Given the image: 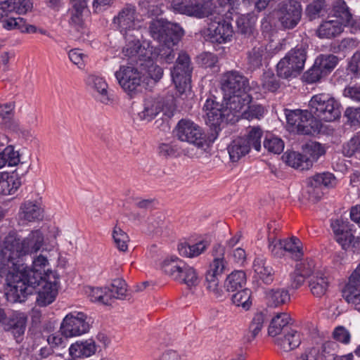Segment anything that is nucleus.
I'll return each instance as SVG.
<instances>
[{
  "label": "nucleus",
  "instance_id": "nucleus-1",
  "mask_svg": "<svg viewBox=\"0 0 360 360\" xmlns=\"http://www.w3.org/2000/svg\"><path fill=\"white\" fill-rule=\"evenodd\" d=\"M21 260L16 261V265L11 268L8 274H0L1 276L6 277L8 285L6 295L7 299L13 302H24L27 295L34 292L44 278L41 271L49 264L47 257L42 255L34 258L31 268L25 266Z\"/></svg>",
  "mask_w": 360,
  "mask_h": 360
},
{
  "label": "nucleus",
  "instance_id": "nucleus-2",
  "mask_svg": "<svg viewBox=\"0 0 360 360\" xmlns=\"http://www.w3.org/2000/svg\"><path fill=\"white\" fill-rule=\"evenodd\" d=\"M44 243V236L39 230H33L22 240L9 234L0 249V274H8L15 267L16 261L23 256L38 252Z\"/></svg>",
  "mask_w": 360,
  "mask_h": 360
},
{
  "label": "nucleus",
  "instance_id": "nucleus-3",
  "mask_svg": "<svg viewBox=\"0 0 360 360\" xmlns=\"http://www.w3.org/2000/svg\"><path fill=\"white\" fill-rule=\"evenodd\" d=\"M149 30L152 37L159 42L158 57L166 63H170L175 58L173 47L176 45L184 35L183 29L176 23L153 20Z\"/></svg>",
  "mask_w": 360,
  "mask_h": 360
},
{
  "label": "nucleus",
  "instance_id": "nucleus-4",
  "mask_svg": "<svg viewBox=\"0 0 360 360\" xmlns=\"http://www.w3.org/2000/svg\"><path fill=\"white\" fill-rule=\"evenodd\" d=\"M161 269L172 280L186 285L188 289L195 288L200 283L197 270L176 256L166 258Z\"/></svg>",
  "mask_w": 360,
  "mask_h": 360
},
{
  "label": "nucleus",
  "instance_id": "nucleus-5",
  "mask_svg": "<svg viewBox=\"0 0 360 360\" xmlns=\"http://www.w3.org/2000/svg\"><path fill=\"white\" fill-rule=\"evenodd\" d=\"M341 105L333 97L328 94H316V131H321L320 121L331 122L341 115Z\"/></svg>",
  "mask_w": 360,
  "mask_h": 360
},
{
  "label": "nucleus",
  "instance_id": "nucleus-6",
  "mask_svg": "<svg viewBox=\"0 0 360 360\" xmlns=\"http://www.w3.org/2000/svg\"><path fill=\"white\" fill-rule=\"evenodd\" d=\"M174 109V99L172 96L166 99L162 97L148 98L144 100L139 116L141 120L150 122L161 113L171 117Z\"/></svg>",
  "mask_w": 360,
  "mask_h": 360
},
{
  "label": "nucleus",
  "instance_id": "nucleus-7",
  "mask_svg": "<svg viewBox=\"0 0 360 360\" xmlns=\"http://www.w3.org/2000/svg\"><path fill=\"white\" fill-rule=\"evenodd\" d=\"M176 136L181 141L187 142L206 151L209 143L202 129L195 123L188 120H181L176 127Z\"/></svg>",
  "mask_w": 360,
  "mask_h": 360
},
{
  "label": "nucleus",
  "instance_id": "nucleus-8",
  "mask_svg": "<svg viewBox=\"0 0 360 360\" xmlns=\"http://www.w3.org/2000/svg\"><path fill=\"white\" fill-rule=\"evenodd\" d=\"M115 76L122 89L130 96L139 91L143 75L134 64L121 65Z\"/></svg>",
  "mask_w": 360,
  "mask_h": 360
},
{
  "label": "nucleus",
  "instance_id": "nucleus-9",
  "mask_svg": "<svg viewBox=\"0 0 360 360\" xmlns=\"http://www.w3.org/2000/svg\"><path fill=\"white\" fill-rule=\"evenodd\" d=\"M306 60V54L303 49L291 50L277 64L278 77L288 79L297 77L302 71Z\"/></svg>",
  "mask_w": 360,
  "mask_h": 360
},
{
  "label": "nucleus",
  "instance_id": "nucleus-10",
  "mask_svg": "<svg viewBox=\"0 0 360 360\" xmlns=\"http://www.w3.org/2000/svg\"><path fill=\"white\" fill-rule=\"evenodd\" d=\"M288 130L297 134L311 135L315 131V119L308 110H294L286 114Z\"/></svg>",
  "mask_w": 360,
  "mask_h": 360
},
{
  "label": "nucleus",
  "instance_id": "nucleus-11",
  "mask_svg": "<svg viewBox=\"0 0 360 360\" xmlns=\"http://www.w3.org/2000/svg\"><path fill=\"white\" fill-rule=\"evenodd\" d=\"M59 276L57 272L48 270L44 278L34 290L37 291V303L39 307H46L52 303L58 295Z\"/></svg>",
  "mask_w": 360,
  "mask_h": 360
},
{
  "label": "nucleus",
  "instance_id": "nucleus-12",
  "mask_svg": "<svg viewBox=\"0 0 360 360\" xmlns=\"http://www.w3.org/2000/svg\"><path fill=\"white\" fill-rule=\"evenodd\" d=\"M91 326V318L83 312H71L63 319L61 333L65 338L79 336L87 333Z\"/></svg>",
  "mask_w": 360,
  "mask_h": 360
},
{
  "label": "nucleus",
  "instance_id": "nucleus-13",
  "mask_svg": "<svg viewBox=\"0 0 360 360\" xmlns=\"http://www.w3.org/2000/svg\"><path fill=\"white\" fill-rule=\"evenodd\" d=\"M213 15H210L207 27V36L212 42L221 44L229 40L232 37L233 30L231 24L225 20L223 16L212 8Z\"/></svg>",
  "mask_w": 360,
  "mask_h": 360
},
{
  "label": "nucleus",
  "instance_id": "nucleus-14",
  "mask_svg": "<svg viewBox=\"0 0 360 360\" xmlns=\"http://www.w3.org/2000/svg\"><path fill=\"white\" fill-rule=\"evenodd\" d=\"M191 72L192 68L189 56L184 52L180 53L176 65L171 71L172 80L180 94L190 89Z\"/></svg>",
  "mask_w": 360,
  "mask_h": 360
},
{
  "label": "nucleus",
  "instance_id": "nucleus-15",
  "mask_svg": "<svg viewBox=\"0 0 360 360\" xmlns=\"http://www.w3.org/2000/svg\"><path fill=\"white\" fill-rule=\"evenodd\" d=\"M223 95L246 93L250 90L249 79L240 72L232 70L224 72L220 79Z\"/></svg>",
  "mask_w": 360,
  "mask_h": 360
},
{
  "label": "nucleus",
  "instance_id": "nucleus-16",
  "mask_svg": "<svg viewBox=\"0 0 360 360\" xmlns=\"http://www.w3.org/2000/svg\"><path fill=\"white\" fill-rule=\"evenodd\" d=\"M114 22L117 25L120 32L125 39L137 37L141 34V25L136 18V11L134 8H124L114 18Z\"/></svg>",
  "mask_w": 360,
  "mask_h": 360
},
{
  "label": "nucleus",
  "instance_id": "nucleus-17",
  "mask_svg": "<svg viewBox=\"0 0 360 360\" xmlns=\"http://www.w3.org/2000/svg\"><path fill=\"white\" fill-rule=\"evenodd\" d=\"M171 5L174 12L188 16L202 18L214 15L210 5L202 4L197 0H173Z\"/></svg>",
  "mask_w": 360,
  "mask_h": 360
},
{
  "label": "nucleus",
  "instance_id": "nucleus-18",
  "mask_svg": "<svg viewBox=\"0 0 360 360\" xmlns=\"http://www.w3.org/2000/svg\"><path fill=\"white\" fill-rule=\"evenodd\" d=\"M277 15L283 27L292 29L300 20L302 15L301 5L295 0L283 1L280 4Z\"/></svg>",
  "mask_w": 360,
  "mask_h": 360
},
{
  "label": "nucleus",
  "instance_id": "nucleus-19",
  "mask_svg": "<svg viewBox=\"0 0 360 360\" xmlns=\"http://www.w3.org/2000/svg\"><path fill=\"white\" fill-rule=\"evenodd\" d=\"M203 110L206 113V124L218 133L221 123L229 116L223 103L220 104L212 98L207 99Z\"/></svg>",
  "mask_w": 360,
  "mask_h": 360
},
{
  "label": "nucleus",
  "instance_id": "nucleus-20",
  "mask_svg": "<svg viewBox=\"0 0 360 360\" xmlns=\"http://www.w3.org/2000/svg\"><path fill=\"white\" fill-rule=\"evenodd\" d=\"M140 36L139 34L137 37L125 39L127 42L122 49L124 56L135 63L150 59L152 54V51L141 43Z\"/></svg>",
  "mask_w": 360,
  "mask_h": 360
},
{
  "label": "nucleus",
  "instance_id": "nucleus-21",
  "mask_svg": "<svg viewBox=\"0 0 360 360\" xmlns=\"http://www.w3.org/2000/svg\"><path fill=\"white\" fill-rule=\"evenodd\" d=\"M353 225L350 224L347 219L340 217L336 219H331L330 227L334 233L336 241L341 245L342 249H347L349 246V238L352 236Z\"/></svg>",
  "mask_w": 360,
  "mask_h": 360
},
{
  "label": "nucleus",
  "instance_id": "nucleus-22",
  "mask_svg": "<svg viewBox=\"0 0 360 360\" xmlns=\"http://www.w3.org/2000/svg\"><path fill=\"white\" fill-rule=\"evenodd\" d=\"M252 101L250 95L246 93L242 94H233L228 95H223V105L225 107V110L229 112V115L238 116L242 110Z\"/></svg>",
  "mask_w": 360,
  "mask_h": 360
},
{
  "label": "nucleus",
  "instance_id": "nucleus-23",
  "mask_svg": "<svg viewBox=\"0 0 360 360\" xmlns=\"http://www.w3.org/2000/svg\"><path fill=\"white\" fill-rule=\"evenodd\" d=\"M27 316L22 313H15L5 324V330L11 331L18 342L22 340V337L26 328Z\"/></svg>",
  "mask_w": 360,
  "mask_h": 360
},
{
  "label": "nucleus",
  "instance_id": "nucleus-24",
  "mask_svg": "<svg viewBox=\"0 0 360 360\" xmlns=\"http://www.w3.org/2000/svg\"><path fill=\"white\" fill-rule=\"evenodd\" d=\"M96 349L95 341L92 339H88L72 344L69 347V353L72 359H78V358L92 356L96 353Z\"/></svg>",
  "mask_w": 360,
  "mask_h": 360
},
{
  "label": "nucleus",
  "instance_id": "nucleus-25",
  "mask_svg": "<svg viewBox=\"0 0 360 360\" xmlns=\"http://www.w3.org/2000/svg\"><path fill=\"white\" fill-rule=\"evenodd\" d=\"M330 15L335 17L344 27L354 25L353 15L344 0L335 1Z\"/></svg>",
  "mask_w": 360,
  "mask_h": 360
},
{
  "label": "nucleus",
  "instance_id": "nucleus-26",
  "mask_svg": "<svg viewBox=\"0 0 360 360\" xmlns=\"http://www.w3.org/2000/svg\"><path fill=\"white\" fill-rule=\"evenodd\" d=\"M276 343L284 351L289 352L297 348L301 343L300 335L297 330L290 328L279 335Z\"/></svg>",
  "mask_w": 360,
  "mask_h": 360
},
{
  "label": "nucleus",
  "instance_id": "nucleus-27",
  "mask_svg": "<svg viewBox=\"0 0 360 360\" xmlns=\"http://www.w3.org/2000/svg\"><path fill=\"white\" fill-rule=\"evenodd\" d=\"M227 150L231 161L236 162L250 152V142L245 137H238L228 146Z\"/></svg>",
  "mask_w": 360,
  "mask_h": 360
},
{
  "label": "nucleus",
  "instance_id": "nucleus-28",
  "mask_svg": "<svg viewBox=\"0 0 360 360\" xmlns=\"http://www.w3.org/2000/svg\"><path fill=\"white\" fill-rule=\"evenodd\" d=\"M291 318L285 312L278 313L271 321L268 333L271 336H276L290 329Z\"/></svg>",
  "mask_w": 360,
  "mask_h": 360
},
{
  "label": "nucleus",
  "instance_id": "nucleus-29",
  "mask_svg": "<svg viewBox=\"0 0 360 360\" xmlns=\"http://www.w3.org/2000/svg\"><path fill=\"white\" fill-rule=\"evenodd\" d=\"M344 27L338 20H326L316 30V36L320 38H333L342 33Z\"/></svg>",
  "mask_w": 360,
  "mask_h": 360
},
{
  "label": "nucleus",
  "instance_id": "nucleus-30",
  "mask_svg": "<svg viewBox=\"0 0 360 360\" xmlns=\"http://www.w3.org/2000/svg\"><path fill=\"white\" fill-rule=\"evenodd\" d=\"M342 297L347 303L354 305L356 309L360 311V282L349 278L342 290Z\"/></svg>",
  "mask_w": 360,
  "mask_h": 360
},
{
  "label": "nucleus",
  "instance_id": "nucleus-31",
  "mask_svg": "<svg viewBox=\"0 0 360 360\" xmlns=\"http://www.w3.org/2000/svg\"><path fill=\"white\" fill-rule=\"evenodd\" d=\"M283 159L287 165L296 169L308 170L313 167V160L310 158H304L301 153L295 151L285 153Z\"/></svg>",
  "mask_w": 360,
  "mask_h": 360
},
{
  "label": "nucleus",
  "instance_id": "nucleus-32",
  "mask_svg": "<svg viewBox=\"0 0 360 360\" xmlns=\"http://www.w3.org/2000/svg\"><path fill=\"white\" fill-rule=\"evenodd\" d=\"M338 58L333 54L320 55L316 58V82L322 74L330 72L338 65Z\"/></svg>",
  "mask_w": 360,
  "mask_h": 360
},
{
  "label": "nucleus",
  "instance_id": "nucleus-33",
  "mask_svg": "<svg viewBox=\"0 0 360 360\" xmlns=\"http://www.w3.org/2000/svg\"><path fill=\"white\" fill-rule=\"evenodd\" d=\"M255 16L250 14L238 17L236 20L237 32L252 40L255 38Z\"/></svg>",
  "mask_w": 360,
  "mask_h": 360
},
{
  "label": "nucleus",
  "instance_id": "nucleus-34",
  "mask_svg": "<svg viewBox=\"0 0 360 360\" xmlns=\"http://www.w3.org/2000/svg\"><path fill=\"white\" fill-rule=\"evenodd\" d=\"M253 269L259 278L265 283L269 284L273 281L274 271L265 259L256 258L254 261Z\"/></svg>",
  "mask_w": 360,
  "mask_h": 360
},
{
  "label": "nucleus",
  "instance_id": "nucleus-35",
  "mask_svg": "<svg viewBox=\"0 0 360 360\" xmlns=\"http://www.w3.org/2000/svg\"><path fill=\"white\" fill-rule=\"evenodd\" d=\"M282 241L285 255L288 254L295 261H299L302 259V243L297 238L292 236L282 239Z\"/></svg>",
  "mask_w": 360,
  "mask_h": 360
},
{
  "label": "nucleus",
  "instance_id": "nucleus-36",
  "mask_svg": "<svg viewBox=\"0 0 360 360\" xmlns=\"http://www.w3.org/2000/svg\"><path fill=\"white\" fill-rule=\"evenodd\" d=\"M266 299L269 305L276 307L288 302L290 297L285 289L272 288L266 292Z\"/></svg>",
  "mask_w": 360,
  "mask_h": 360
},
{
  "label": "nucleus",
  "instance_id": "nucleus-37",
  "mask_svg": "<svg viewBox=\"0 0 360 360\" xmlns=\"http://www.w3.org/2000/svg\"><path fill=\"white\" fill-rule=\"evenodd\" d=\"M225 249L221 245H217L213 250L214 259L210 264L207 272L221 276L225 267L224 259Z\"/></svg>",
  "mask_w": 360,
  "mask_h": 360
},
{
  "label": "nucleus",
  "instance_id": "nucleus-38",
  "mask_svg": "<svg viewBox=\"0 0 360 360\" xmlns=\"http://www.w3.org/2000/svg\"><path fill=\"white\" fill-rule=\"evenodd\" d=\"M246 283L245 274L243 271H235L230 274L224 281L227 291L233 292L242 288Z\"/></svg>",
  "mask_w": 360,
  "mask_h": 360
},
{
  "label": "nucleus",
  "instance_id": "nucleus-39",
  "mask_svg": "<svg viewBox=\"0 0 360 360\" xmlns=\"http://www.w3.org/2000/svg\"><path fill=\"white\" fill-rule=\"evenodd\" d=\"M108 291V295H110V304L114 299L123 300L127 296V283L121 279L117 278L112 281L109 287H105Z\"/></svg>",
  "mask_w": 360,
  "mask_h": 360
},
{
  "label": "nucleus",
  "instance_id": "nucleus-40",
  "mask_svg": "<svg viewBox=\"0 0 360 360\" xmlns=\"http://www.w3.org/2000/svg\"><path fill=\"white\" fill-rule=\"evenodd\" d=\"M43 214L44 210L39 204H22L20 207L21 217L28 221L42 219Z\"/></svg>",
  "mask_w": 360,
  "mask_h": 360
},
{
  "label": "nucleus",
  "instance_id": "nucleus-41",
  "mask_svg": "<svg viewBox=\"0 0 360 360\" xmlns=\"http://www.w3.org/2000/svg\"><path fill=\"white\" fill-rule=\"evenodd\" d=\"M206 249V245L200 242L193 245L188 243H181L178 245L179 255L184 257L192 258L200 255Z\"/></svg>",
  "mask_w": 360,
  "mask_h": 360
},
{
  "label": "nucleus",
  "instance_id": "nucleus-42",
  "mask_svg": "<svg viewBox=\"0 0 360 360\" xmlns=\"http://www.w3.org/2000/svg\"><path fill=\"white\" fill-rule=\"evenodd\" d=\"M85 292L91 302H98L103 305H110V295H108V291L105 287L94 288L88 286L86 288Z\"/></svg>",
  "mask_w": 360,
  "mask_h": 360
},
{
  "label": "nucleus",
  "instance_id": "nucleus-43",
  "mask_svg": "<svg viewBox=\"0 0 360 360\" xmlns=\"http://www.w3.org/2000/svg\"><path fill=\"white\" fill-rule=\"evenodd\" d=\"M339 345L333 340L323 342L316 353V360H333L338 352Z\"/></svg>",
  "mask_w": 360,
  "mask_h": 360
},
{
  "label": "nucleus",
  "instance_id": "nucleus-44",
  "mask_svg": "<svg viewBox=\"0 0 360 360\" xmlns=\"http://www.w3.org/2000/svg\"><path fill=\"white\" fill-rule=\"evenodd\" d=\"M252 49L248 53V63L253 68H257L262 65V58L265 53V48L257 41Z\"/></svg>",
  "mask_w": 360,
  "mask_h": 360
},
{
  "label": "nucleus",
  "instance_id": "nucleus-45",
  "mask_svg": "<svg viewBox=\"0 0 360 360\" xmlns=\"http://www.w3.org/2000/svg\"><path fill=\"white\" fill-rule=\"evenodd\" d=\"M267 319L268 316L266 312L259 311L255 314L249 327V331L251 335L248 337V341L250 342L255 338Z\"/></svg>",
  "mask_w": 360,
  "mask_h": 360
},
{
  "label": "nucleus",
  "instance_id": "nucleus-46",
  "mask_svg": "<svg viewBox=\"0 0 360 360\" xmlns=\"http://www.w3.org/2000/svg\"><path fill=\"white\" fill-rule=\"evenodd\" d=\"M251 290L245 288L238 291L232 296V302L237 307H241L245 309H249L252 305Z\"/></svg>",
  "mask_w": 360,
  "mask_h": 360
},
{
  "label": "nucleus",
  "instance_id": "nucleus-47",
  "mask_svg": "<svg viewBox=\"0 0 360 360\" xmlns=\"http://www.w3.org/2000/svg\"><path fill=\"white\" fill-rule=\"evenodd\" d=\"M112 238L116 248L120 251L126 252L128 250L129 237L121 228L117 226L114 227Z\"/></svg>",
  "mask_w": 360,
  "mask_h": 360
},
{
  "label": "nucleus",
  "instance_id": "nucleus-48",
  "mask_svg": "<svg viewBox=\"0 0 360 360\" xmlns=\"http://www.w3.org/2000/svg\"><path fill=\"white\" fill-rule=\"evenodd\" d=\"M336 184V179L330 172L316 173V201L320 200L318 190L321 186L327 188L334 187Z\"/></svg>",
  "mask_w": 360,
  "mask_h": 360
},
{
  "label": "nucleus",
  "instance_id": "nucleus-49",
  "mask_svg": "<svg viewBox=\"0 0 360 360\" xmlns=\"http://www.w3.org/2000/svg\"><path fill=\"white\" fill-rule=\"evenodd\" d=\"M264 147L270 153L280 154L284 149V143L280 138L268 135L264 141Z\"/></svg>",
  "mask_w": 360,
  "mask_h": 360
},
{
  "label": "nucleus",
  "instance_id": "nucleus-50",
  "mask_svg": "<svg viewBox=\"0 0 360 360\" xmlns=\"http://www.w3.org/2000/svg\"><path fill=\"white\" fill-rule=\"evenodd\" d=\"M9 8V13L15 11L19 14H25L32 8V2L30 0H6Z\"/></svg>",
  "mask_w": 360,
  "mask_h": 360
},
{
  "label": "nucleus",
  "instance_id": "nucleus-51",
  "mask_svg": "<svg viewBox=\"0 0 360 360\" xmlns=\"http://www.w3.org/2000/svg\"><path fill=\"white\" fill-rule=\"evenodd\" d=\"M262 130L259 127H252L249 128L245 139L250 142V148L252 147L257 151L261 148V137Z\"/></svg>",
  "mask_w": 360,
  "mask_h": 360
},
{
  "label": "nucleus",
  "instance_id": "nucleus-52",
  "mask_svg": "<svg viewBox=\"0 0 360 360\" xmlns=\"http://www.w3.org/2000/svg\"><path fill=\"white\" fill-rule=\"evenodd\" d=\"M262 86L264 90L274 92L279 88L280 82L272 72L266 71L262 76Z\"/></svg>",
  "mask_w": 360,
  "mask_h": 360
},
{
  "label": "nucleus",
  "instance_id": "nucleus-53",
  "mask_svg": "<svg viewBox=\"0 0 360 360\" xmlns=\"http://www.w3.org/2000/svg\"><path fill=\"white\" fill-rule=\"evenodd\" d=\"M268 248L275 258H283L285 256L282 239L277 240L276 236H269Z\"/></svg>",
  "mask_w": 360,
  "mask_h": 360
},
{
  "label": "nucleus",
  "instance_id": "nucleus-54",
  "mask_svg": "<svg viewBox=\"0 0 360 360\" xmlns=\"http://www.w3.org/2000/svg\"><path fill=\"white\" fill-rule=\"evenodd\" d=\"M220 276L212 274L210 272H206L205 274V285L207 290L213 293L217 297L221 295V289L219 287V277Z\"/></svg>",
  "mask_w": 360,
  "mask_h": 360
},
{
  "label": "nucleus",
  "instance_id": "nucleus-55",
  "mask_svg": "<svg viewBox=\"0 0 360 360\" xmlns=\"http://www.w3.org/2000/svg\"><path fill=\"white\" fill-rule=\"evenodd\" d=\"M296 266H300L301 269H300V272L306 278V279H309V285L310 287V290L314 293L313 290L315 288V285H314V270L315 267V264L313 262H303L300 264H297Z\"/></svg>",
  "mask_w": 360,
  "mask_h": 360
},
{
  "label": "nucleus",
  "instance_id": "nucleus-56",
  "mask_svg": "<svg viewBox=\"0 0 360 360\" xmlns=\"http://www.w3.org/2000/svg\"><path fill=\"white\" fill-rule=\"evenodd\" d=\"M247 107V109L242 113V117L245 119L249 120H259L264 113V108L261 105L249 104Z\"/></svg>",
  "mask_w": 360,
  "mask_h": 360
},
{
  "label": "nucleus",
  "instance_id": "nucleus-57",
  "mask_svg": "<svg viewBox=\"0 0 360 360\" xmlns=\"http://www.w3.org/2000/svg\"><path fill=\"white\" fill-rule=\"evenodd\" d=\"M3 155L8 166H16L20 163V153L13 146H8L3 150Z\"/></svg>",
  "mask_w": 360,
  "mask_h": 360
},
{
  "label": "nucleus",
  "instance_id": "nucleus-58",
  "mask_svg": "<svg viewBox=\"0 0 360 360\" xmlns=\"http://www.w3.org/2000/svg\"><path fill=\"white\" fill-rule=\"evenodd\" d=\"M346 155L349 157L360 153V131L357 132L344 148Z\"/></svg>",
  "mask_w": 360,
  "mask_h": 360
},
{
  "label": "nucleus",
  "instance_id": "nucleus-59",
  "mask_svg": "<svg viewBox=\"0 0 360 360\" xmlns=\"http://www.w3.org/2000/svg\"><path fill=\"white\" fill-rule=\"evenodd\" d=\"M167 226L161 221H153L148 224L147 233L149 235L161 236L167 233Z\"/></svg>",
  "mask_w": 360,
  "mask_h": 360
},
{
  "label": "nucleus",
  "instance_id": "nucleus-60",
  "mask_svg": "<svg viewBox=\"0 0 360 360\" xmlns=\"http://www.w3.org/2000/svg\"><path fill=\"white\" fill-rule=\"evenodd\" d=\"M140 6L151 15H159L162 13L161 7L155 0H142Z\"/></svg>",
  "mask_w": 360,
  "mask_h": 360
},
{
  "label": "nucleus",
  "instance_id": "nucleus-61",
  "mask_svg": "<svg viewBox=\"0 0 360 360\" xmlns=\"http://www.w3.org/2000/svg\"><path fill=\"white\" fill-rule=\"evenodd\" d=\"M334 3V0H316V15H330Z\"/></svg>",
  "mask_w": 360,
  "mask_h": 360
},
{
  "label": "nucleus",
  "instance_id": "nucleus-62",
  "mask_svg": "<svg viewBox=\"0 0 360 360\" xmlns=\"http://www.w3.org/2000/svg\"><path fill=\"white\" fill-rule=\"evenodd\" d=\"M333 338L336 341L343 344H348L350 342V334L344 326L336 327L333 332Z\"/></svg>",
  "mask_w": 360,
  "mask_h": 360
},
{
  "label": "nucleus",
  "instance_id": "nucleus-63",
  "mask_svg": "<svg viewBox=\"0 0 360 360\" xmlns=\"http://www.w3.org/2000/svg\"><path fill=\"white\" fill-rule=\"evenodd\" d=\"M345 115L351 126H360V108H348Z\"/></svg>",
  "mask_w": 360,
  "mask_h": 360
},
{
  "label": "nucleus",
  "instance_id": "nucleus-64",
  "mask_svg": "<svg viewBox=\"0 0 360 360\" xmlns=\"http://www.w3.org/2000/svg\"><path fill=\"white\" fill-rule=\"evenodd\" d=\"M94 88L103 96L102 101L105 103L109 101L108 96V84L105 80L101 77H96L94 80Z\"/></svg>",
  "mask_w": 360,
  "mask_h": 360
}]
</instances>
